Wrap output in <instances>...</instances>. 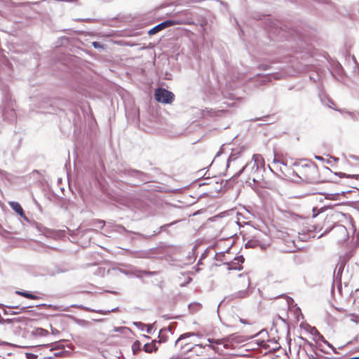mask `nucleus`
Wrapping results in <instances>:
<instances>
[{
	"label": "nucleus",
	"mask_w": 359,
	"mask_h": 359,
	"mask_svg": "<svg viewBox=\"0 0 359 359\" xmlns=\"http://www.w3.org/2000/svg\"><path fill=\"white\" fill-rule=\"evenodd\" d=\"M39 2V1H36V2H29V1H27V2H24V3H21L20 4L22 6H28L29 4H38Z\"/></svg>",
	"instance_id": "nucleus-52"
},
{
	"label": "nucleus",
	"mask_w": 359,
	"mask_h": 359,
	"mask_svg": "<svg viewBox=\"0 0 359 359\" xmlns=\"http://www.w3.org/2000/svg\"><path fill=\"white\" fill-rule=\"evenodd\" d=\"M34 334L36 335H39V336H41V337H45V336H47L48 334V332L43 329V328H41V327H38L34 331Z\"/></svg>",
	"instance_id": "nucleus-32"
},
{
	"label": "nucleus",
	"mask_w": 359,
	"mask_h": 359,
	"mask_svg": "<svg viewBox=\"0 0 359 359\" xmlns=\"http://www.w3.org/2000/svg\"><path fill=\"white\" fill-rule=\"evenodd\" d=\"M143 337H144V338H146V339H150V337H149V336H148V335H145V334H144V335H143Z\"/></svg>",
	"instance_id": "nucleus-63"
},
{
	"label": "nucleus",
	"mask_w": 359,
	"mask_h": 359,
	"mask_svg": "<svg viewBox=\"0 0 359 359\" xmlns=\"http://www.w3.org/2000/svg\"><path fill=\"white\" fill-rule=\"evenodd\" d=\"M302 339L306 341V343L311 347V348L313 351V352H315V345L311 343V342H309V341H307L306 339L303 338V337H301Z\"/></svg>",
	"instance_id": "nucleus-45"
},
{
	"label": "nucleus",
	"mask_w": 359,
	"mask_h": 359,
	"mask_svg": "<svg viewBox=\"0 0 359 359\" xmlns=\"http://www.w3.org/2000/svg\"><path fill=\"white\" fill-rule=\"evenodd\" d=\"M156 340H152L151 343H147L143 346L144 352L151 353L158 350V346L156 345Z\"/></svg>",
	"instance_id": "nucleus-20"
},
{
	"label": "nucleus",
	"mask_w": 359,
	"mask_h": 359,
	"mask_svg": "<svg viewBox=\"0 0 359 359\" xmlns=\"http://www.w3.org/2000/svg\"><path fill=\"white\" fill-rule=\"evenodd\" d=\"M189 309L191 311V312H196L198 311L202 306L201 303L198 302H194L189 304Z\"/></svg>",
	"instance_id": "nucleus-28"
},
{
	"label": "nucleus",
	"mask_w": 359,
	"mask_h": 359,
	"mask_svg": "<svg viewBox=\"0 0 359 359\" xmlns=\"http://www.w3.org/2000/svg\"><path fill=\"white\" fill-rule=\"evenodd\" d=\"M318 348H319V350H320L321 352H323V353H325V354H329V353H330L328 351H327L324 350L323 348L319 347Z\"/></svg>",
	"instance_id": "nucleus-57"
},
{
	"label": "nucleus",
	"mask_w": 359,
	"mask_h": 359,
	"mask_svg": "<svg viewBox=\"0 0 359 359\" xmlns=\"http://www.w3.org/2000/svg\"><path fill=\"white\" fill-rule=\"evenodd\" d=\"M114 224H116L114 221H108L107 222V229H106V231L107 233H111V225H113Z\"/></svg>",
	"instance_id": "nucleus-43"
},
{
	"label": "nucleus",
	"mask_w": 359,
	"mask_h": 359,
	"mask_svg": "<svg viewBox=\"0 0 359 359\" xmlns=\"http://www.w3.org/2000/svg\"><path fill=\"white\" fill-rule=\"evenodd\" d=\"M43 347H50V351H53L55 350H60V351L55 352L52 355L45 357L44 359H53L54 358H62V357H67L71 354V352L64 349V346L60 344V343H54V344H43Z\"/></svg>",
	"instance_id": "nucleus-8"
},
{
	"label": "nucleus",
	"mask_w": 359,
	"mask_h": 359,
	"mask_svg": "<svg viewBox=\"0 0 359 359\" xmlns=\"http://www.w3.org/2000/svg\"><path fill=\"white\" fill-rule=\"evenodd\" d=\"M240 322L242 323L243 324H248V322L246 321V320L243 319V318H240Z\"/></svg>",
	"instance_id": "nucleus-58"
},
{
	"label": "nucleus",
	"mask_w": 359,
	"mask_h": 359,
	"mask_svg": "<svg viewBox=\"0 0 359 359\" xmlns=\"http://www.w3.org/2000/svg\"><path fill=\"white\" fill-rule=\"evenodd\" d=\"M249 295V291L248 290H240V291H238L236 292H234L233 294H231V295L226 297V298L228 299L229 300H233L235 299H238V298H245L247 297Z\"/></svg>",
	"instance_id": "nucleus-18"
},
{
	"label": "nucleus",
	"mask_w": 359,
	"mask_h": 359,
	"mask_svg": "<svg viewBox=\"0 0 359 359\" xmlns=\"http://www.w3.org/2000/svg\"><path fill=\"white\" fill-rule=\"evenodd\" d=\"M182 24H183V22L180 20H175V19L165 20L161 22V23L156 25L151 29H150L148 31V34L149 36L154 35L168 27L177 25H182Z\"/></svg>",
	"instance_id": "nucleus-7"
},
{
	"label": "nucleus",
	"mask_w": 359,
	"mask_h": 359,
	"mask_svg": "<svg viewBox=\"0 0 359 359\" xmlns=\"http://www.w3.org/2000/svg\"><path fill=\"white\" fill-rule=\"evenodd\" d=\"M73 308H78V309H81L83 311H93V312H97L100 314H103V315H107L109 313H110L111 312H115L116 311H118V307H116L114 309H112L111 310H107V311H104V310H93V309H90L85 306H83L81 304L79 305V304H72L71 306Z\"/></svg>",
	"instance_id": "nucleus-16"
},
{
	"label": "nucleus",
	"mask_w": 359,
	"mask_h": 359,
	"mask_svg": "<svg viewBox=\"0 0 359 359\" xmlns=\"http://www.w3.org/2000/svg\"><path fill=\"white\" fill-rule=\"evenodd\" d=\"M93 226L100 229H103L105 226V221L102 219H95L93 221Z\"/></svg>",
	"instance_id": "nucleus-33"
},
{
	"label": "nucleus",
	"mask_w": 359,
	"mask_h": 359,
	"mask_svg": "<svg viewBox=\"0 0 359 359\" xmlns=\"http://www.w3.org/2000/svg\"><path fill=\"white\" fill-rule=\"evenodd\" d=\"M170 359H180L178 357H173V358H171Z\"/></svg>",
	"instance_id": "nucleus-64"
},
{
	"label": "nucleus",
	"mask_w": 359,
	"mask_h": 359,
	"mask_svg": "<svg viewBox=\"0 0 359 359\" xmlns=\"http://www.w3.org/2000/svg\"><path fill=\"white\" fill-rule=\"evenodd\" d=\"M14 320L15 319H13V318L4 319V321L3 322V324H4V323H8V324L12 323L14 321Z\"/></svg>",
	"instance_id": "nucleus-53"
},
{
	"label": "nucleus",
	"mask_w": 359,
	"mask_h": 359,
	"mask_svg": "<svg viewBox=\"0 0 359 359\" xmlns=\"http://www.w3.org/2000/svg\"><path fill=\"white\" fill-rule=\"evenodd\" d=\"M224 264H226L228 266V270H236V271H241L243 269V266L241 265H238L236 262H225Z\"/></svg>",
	"instance_id": "nucleus-25"
},
{
	"label": "nucleus",
	"mask_w": 359,
	"mask_h": 359,
	"mask_svg": "<svg viewBox=\"0 0 359 359\" xmlns=\"http://www.w3.org/2000/svg\"><path fill=\"white\" fill-rule=\"evenodd\" d=\"M244 261H245V259L243 255L237 256L234 258V262H236V263L238 265H241V264H243L244 262Z\"/></svg>",
	"instance_id": "nucleus-37"
},
{
	"label": "nucleus",
	"mask_w": 359,
	"mask_h": 359,
	"mask_svg": "<svg viewBox=\"0 0 359 359\" xmlns=\"http://www.w3.org/2000/svg\"><path fill=\"white\" fill-rule=\"evenodd\" d=\"M145 327H146L147 333L151 334L152 332V330H153V325H151V324L146 325Z\"/></svg>",
	"instance_id": "nucleus-47"
},
{
	"label": "nucleus",
	"mask_w": 359,
	"mask_h": 359,
	"mask_svg": "<svg viewBox=\"0 0 359 359\" xmlns=\"http://www.w3.org/2000/svg\"><path fill=\"white\" fill-rule=\"evenodd\" d=\"M262 167H264V161L262 156L259 154H255L252 156V161L248 163L245 165H244L239 171L236 172L231 177V180H236L244 172L255 173V172L258 171V170Z\"/></svg>",
	"instance_id": "nucleus-4"
},
{
	"label": "nucleus",
	"mask_w": 359,
	"mask_h": 359,
	"mask_svg": "<svg viewBox=\"0 0 359 359\" xmlns=\"http://www.w3.org/2000/svg\"><path fill=\"white\" fill-rule=\"evenodd\" d=\"M133 325L140 330H144L146 325L142 322H134Z\"/></svg>",
	"instance_id": "nucleus-38"
},
{
	"label": "nucleus",
	"mask_w": 359,
	"mask_h": 359,
	"mask_svg": "<svg viewBox=\"0 0 359 359\" xmlns=\"http://www.w3.org/2000/svg\"><path fill=\"white\" fill-rule=\"evenodd\" d=\"M270 66L265 64H260L257 66V69L259 70L266 71L270 69Z\"/></svg>",
	"instance_id": "nucleus-42"
},
{
	"label": "nucleus",
	"mask_w": 359,
	"mask_h": 359,
	"mask_svg": "<svg viewBox=\"0 0 359 359\" xmlns=\"http://www.w3.org/2000/svg\"><path fill=\"white\" fill-rule=\"evenodd\" d=\"M161 332H162V330L159 331L158 340L156 341V342H158L159 344H162V343H163V342H165L166 341V337L162 336L161 335Z\"/></svg>",
	"instance_id": "nucleus-40"
},
{
	"label": "nucleus",
	"mask_w": 359,
	"mask_h": 359,
	"mask_svg": "<svg viewBox=\"0 0 359 359\" xmlns=\"http://www.w3.org/2000/svg\"><path fill=\"white\" fill-rule=\"evenodd\" d=\"M140 271V270H137V271L133 272L132 275L138 278H141L144 274L142 273H139Z\"/></svg>",
	"instance_id": "nucleus-46"
},
{
	"label": "nucleus",
	"mask_w": 359,
	"mask_h": 359,
	"mask_svg": "<svg viewBox=\"0 0 359 359\" xmlns=\"http://www.w3.org/2000/svg\"><path fill=\"white\" fill-rule=\"evenodd\" d=\"M306 163L302 165V168L305 169L306 179L309 183H318L319 181L318 169L316 163L312 161L304 159Z\"/></svg>",
	"instance_id": "nucleus-5"
},
{
	"label": "nucleus",
	"mask_w": 359,
	"mask_h": 359,
	"mask_svg": "<svg viewBox=\"0 0 359 359\" xmlns=\"http://www.w3.org/2000/svg\"><path fill=\"white\" fill-rule=\"evenodd\" d=\"M307 356L309 359H316V356L313 354H309L307 353Z\"/></svg>",
	"instance_id": "nucleus-56"
},
{
	"label": "nucleus",
	"mask_w": 359,
	"mask_h": 359,
	"mask_svg": "<svg viewBox=\"0 0 359 359\" xmlns=\"http://www.w3.org/2000/svg\"><path fill=\"white\" fill-rule=\"evenodd\" d=\"M179 221L177 220V221H174L172 222H170V223H168V224H163L162 226H161L159 228H158L156 230L154 231V233L150 235V236H148L147 238H150L153 236H155V235H157L158 233H160L161 231H165V232H168V228L177 224Z\"/></svg>",
	"instance_id": "nucleus-19"
},
{
	"label": "nucleus",
	"mask_w": 359,
	"mask_h": 359,
	"mask_svg": "<svg viewBox=\"0 0 359 359\" xmlns=\"http://www.w3.org/2000/svg\"><path fill=\"white\" fill-rule=\"evenodd\" d=\"M116 173L118 177L126 180L127 184L132 187L147 183L151 180L149 174L130 167L118 168Z\"/></svg>",
	"instance_id": "nucleus-2"
},
{
	"label": "nucleus",
	"mask_w": 359,
	"mask_h": 359,
	"mask_svg": "<svg viewBox=\"0 0 359 359\" xmlns=\"http://www.w3.org/2000/svg\"><path fill=\"white\" fill-rule=\"evenodd\" d=\"M50 327H52V326L50 325ZM51 330H52V333H53V334H55V333H56V332H58V331H57L56 329H53V327H51Z\"/></svg>",
	"instance_id": "nucleus-60"
},
{
	"label": "nucleus",
	"mask_w": 359,
	"mask_h": 359,
	"mask_svg": "<svg viewBox=\"0 0 359 359\" xmlns=\"http://www.w3.org/2000/svg\"><path fill=\"white\" fill-rule=\"evenodd\" d=\"M15 293L18 295H20L22 297H24L27 299H38L39 297L29 291H25V290H17Z\"/></svg>",
	"instance_id": "nucleus-23"
},
{
	"label": "nucleus",
	"mask_w": 359,
	"mask_h": 359,
	"mask_svg": "<svg viewBox=\"0 0 359 359\" xmlns=\"http://www.w3.org/2000/svg\"><path fill=\"white\" fill-rule=\"evenodd\" d=\"M155 100L160 103L170 104L175 99V95L164 88H157L154 92Z\"/></svg>",
	"instance_id": "nucleus-6"
},
{
	"label": "nucleus",
	"mask_w": 359,
	"mask_h": 359,
	"mask_svg": "<svg viewBox=\"0 0 359 359\" xmlns=\"http://www.w3.org/2000/svg\"><path fill=\"white\" fill-rule=\"evenodd\" d=\"M278 35L281 38H285L290 45H285L287 48H290L295 54L297 59L300 58L302 60H306L311 57V48L306 44L297 33L296 31L290 29L288 31L280 29Z\"/></svg>",
	"instance_id": "nucleus-1"
},
{
	"label": "nucleus",
	"mask_w": 359,
	"mask_h": 359,
	"mask_svg": "<svg viewBox=\"0 0 359 359\" xmlns=\"http://www.w3.org/2000/svg\"><path fill=\"white\" fill-rule=\"evenodd\" d=\"M313 1L321 4H330V0H313Z\"/></svg>",
	"instance_id": "nucleus-48"
},
{
	"label": "nucleus",
	"mask_w": 359,
	"mask_h": 359,
	"mask_svg": "<svg viewBox=\"0 0 359 359\" xmlns=\"http://www.w3.org/2000/svg\"><path fill=\"white\" fill-rule=\"evenodd\" d=\"M351 191H343L341 193H334V194H327L325 196V198L337 200V196L340 194L344 195L346 193H349Z\"/></svg>",
	"instance_id": "nucleus-30"
},
{
	"label": "nucleus",
	"mask_w": 359,
	"mask_h": 359,
	"mask_svg": "<svg viewBox=\"0 0 359 359\" xmlns=\"http://www.w3.org/2000/svg\"><path fill=\"white\" fill-rule=\"evenodd\" d=\"M196 347L204 348H205V346H203V344H195L194 346L190 347L189 344H185L184 346H182L181 349L186 348L187 351H192Z\"/></svg>",
	"instance_id": "nucleus-31"
},
{
	"label": "nucleus",
	"mask_w": 359,
	"mask_h": 359,
	"mask_svg": "<svg viewBox=\"0 0 359 359\" xmlns=\"http://www.w3.org/2000/svg\"><path fill=\"white\" fill-rule=\"evenodd\" d=\"M331 66H332L331 74L338 81H340V79L343 78L344 73H345L343 67L337 61L333 62L332 63Z\"/></svg>",
	"instance_id": "nucleus-11"
},
{
	"label": "nucleus",
	"mask_w": 359,
	"mask_h": 359,
	"mask_svg": "<svg viewBox=\"0 0 359 359\" xmlns=\"http://www.w3.org/2000/svg\"><path fill=\"white\" fill-rule=\"evenodd\" d=\"M308 332L314 336L313 339L316 341H321L323 343L326 344L329 348H330L332 350L334 353H338L336 348H334L332 344H330L329 341H327L315 327L309 326Z\"/></svg>",
	"instance_id": "nucleus-10"
},
{
	"label": "nucleus",
	"mask_w": 359,
	"mask_h": 359,
	"mask_svg": "<svg viewBox=\"0 0 359 359\" xmlns=\"http://www.w3.org/2000/svg\"><path fill=\"white\" fill-rule=\"evenodd\" d=\"M265 332L266 334H268L267 331L266 330H262L261 332H259V334H262V332Z\"/></svg>",
	"instance_id": "nucleus-62"
},
{
	"label": "nucleus",
	"mask_w": 359,
	"mask_h": 359,
	"mask_svg": "<svg viewBox=\"0 0 359 359\" xmlns=\"http://www.w3.org/2000/svg\"><path fill=\"white\" fill-rule=\"evenodd\" d=\"M309 79L313 81V82H315V83L317 82L319 80L318 73L315 71L314 74H313L312 75H310Z\"/></svg>",
	"instance_id": "nucleus-39"
},
{
	"label": "nucleus",
	"mask_w": 359,
	"mask_h": 359,
	"mask_svg": "<svg viewBox=\"0 0 359 359\" xmlns=\"http://www.w3.org/2000/svg\"><path fill=\"white\" fill-rule=\"evenodd\" d=\"M34 306H20V305H14V306H6L3 304H0V308L3 309V313L4 315H17L22 312L25 311L29 308H32Z\"/></svg>",
	"instance_id": "nucleus-9"
},
{
	"label": "nucleus",
	"mask_w": 359,
	"mask_h": 359,
	"mask_svg": "<svg viewBox=\"0 0 359 359\" xmlns=\"http://www.w3.org/2000/svg\"><path fill=\"white\" fill-rule=\"evenodd\" d=\"M26 358L27 359H36L37 355L32 353H26Z\"/></svg>",
	"instance_id": "nucleus-49"
},
{
	"label": "nucleus",
	"mask_w": 359,
	"mask_h": 359,
	"mask_svg": "<svg viewBox=\"0 0 359 359\" xmlns=\"http://www.w3.org/2000/svg\"><path fill=\"white\" fill-rule=\"evenodd\" d=\"M111 232L114 231V232H117L120 234H124L126 236H129L130 234H136V235H139L142 237H144V236H143L142 234H141L140 233H137V232L129 231V230L126 229L121 224H114L113 225H111Z\"/></svg>",
	"instance_id": "nucleus-13"
},
{
	"label": "nucleus",
	"mask_w": 359,
	"mask_h": 359,
	"mask_svg": "<svg viewBox=\"0 0 359 359\" xmlns=\"http://www.w3.org/2000/svg\"><path fill=\"white\" fill-rule=\"evenodd\" d=\"M273 163H280L281 164L286 165V163H285L283 161H280L277 160L276 158H274V159H273Z\"/></svg>",
	"instance_id": "nucleus-55"
},
{
	"label": "nucleus",
	"mask_w": 359,
	"mask_h": 359,
	"mask_svg": "<svg viewBox=\"0 0 359 359\" xmlns=\"http://www.w3.org/2000/svg\"><path fill=\"white\" fill-rule=\"evenodd\" d=\"M141 345V342L138 340H136L135 341L133 342L132 345V351L133 354H136L142 349Z\"/></svg>",
	"instance_id": "nucleus-29"
},
{
	"label": "nucleus",
	"mask_w": 359,
	"mask_h": 359,
	"mask_svg": "<svg viewBox=\"0 0 359 359\" xmlns=\"http://www.w3.org/2000/svg\"><path fill=\"white\" fill-rule=\"evenodd\" d=\"M15 105L10 93L4 90L3 92L1 103L0 104V109L4 118L10 123L16 120Z\"/></svg>",
	"instance_id": "nucleus-3"
},
{
	"label": "nucleus",
	"mask_w": 359,
	"mask_h": 359,
	"mask_svg": "<svg viewBox=\"0 0 359 359\" xmlns=\"http://www.w3.org/2000/svg\"><path fill=\"white\" fill-rule=\"evenodd\" d=\"M229 249L230 248H229L226 251H223V252H220L216 253L215 256V260H217V261H222V257H224V254L226 252H229Z\"/></svg>",
	"instance_id": "nucleus-35"
},
{
	"label": "nucleus",
	"mask_w": 359,
	"mask_h": 359,
	"mask_svg": "<svg viewBox=\"0 0 359 359\" xmlns=\"http://www.w3.org/2000/svg\"><path fill=\"white\" fill-rule=\"evenodd\" d=\"M314 157H315V158H316V160L321 161H324L323 157H322V156H315Z\"/></svg>",
	"instance_id": "nucleus-54"
},
{
	"label": "nucleus",
	"mask_w": 359,
	"mask_h": 359,
	"mask_svg": "<svg viewBox=\"0 0 359 359\" xmlns=\"http://www.w3.org/2000/svg\"><path fill=\"white\" fill-rule=\"evenodd\" d=\"M208 341L210 343L209 344H205V347L208 346L212 349H213L214 351H216V348L215 346H214V344H222V341L220 339H211V338H208Z\"/></svg>",
	"instance_id": "nucleus-26"
},
{
	"label": "nucleus",
	"mask_w": 359,
	"mask_h": 359,
	"mask_svg": "<svg viewBox=\"0 0 359 359\" xmlns=\"http://www.w3.org/2000/svg\"><path fill=\"white\" fill-rule=\"evenodd\" d=\"M335 175H338L340 177H346L355 178L356 180L359 179V174L358 175H346L344 172H336Z\"/></svg>",
	"instance_id": "nucleus-34"
},
{
	"label": "nucleus",
	"mask_w": 359,
	"mask_h": 359,
	"mask_svg": "<svg viewBox=\"0 0 359 359\" xmlns=\"http://www.w3.org/2000/svg\"><path fill=\"white\" fill-rule=\"evenodd\" d=\"M255 246V242L252 241H248L246 243H245V248H253Z\"/></svg>",
	"instance_id": "nucleus-51"
},
{
	"label": "nucleus",
	"mask_w": 359,
	"mask_h": 359,
	"mask_svg": "<svg viewBox=\"0 0 359 359\" xmlns=\"http://www.w3.org/2000/svg\"><path fill=\"white\" fill-rule=\"evenodd\" d=\"M224 144H223L222 147H223ZM222 152V147L220 148L219 151L217 152L216 156H219Z\"/></svg>",
	"instance_id": "nucleus-59"
},
{
	"label": "nucleus",
	"mask_w": 359,
	"mask_h": 359,
	"mask_svg": "<svg viewBox=\"0 0 359 359\" xmlns=\"http://www.w3.org/2000/svg\"><path fill=\"white\" fill-rule=\"evenodd\" d=\"M348 115L351 116V118L353 120H354V121H355V120H357L358 118H359V116H358V114H355V113H353V112H348Z\"/></svg>",
	"instance_id": "nucleus-50"
},
{
	"label": "nucleus",
	"mask_w": 359,
	"mask_h": 359,
	"mask_svg": "<svg viewBox=\"0 0 359 359\" xmlns=\"http://www.w3.org/2000/svg\"><path fill=\"white\" fill-rule=\"evenodd\" d=\"M128 207L133 210L143 211L145 208V203L137 198H131L128 201Z\"/></svg>",
	"instance_id": "nucleus-15"
},
{
	"label": "nucleus",
	"mask_w": 359,
	"mask_h": 359,
	"mask_svg": "<svg viewBox=\"0 0 359 359\" xmlns=\"http://www.w3.org/2000/svg\"><path fill=\"white\" fill-rule=\"evenodd\" d=\"M272 79H278V76L275 73L266 74H257L255 76L256 82H258L260 86L270 82Z\"/></svg>",
	"instance_id": "nucleus-12"
},
{
	"label": "nucleus",
	"mask_w": 359,
	"mask_h": 359,
	"mask_svg": "<svg viewBox=\"0 0 359 359\" xmlns=\"http://www.w3.org/2000/svg\"><path fill=\"white\" fill-rule=\"evenodd\" d=\"M92 46L94 48H96V49H98V48H104V45L102 44L99 41H93L92 43Z\"/></svg>",
	"instance_id": "nucleus-41"
},
{
	"label": "nucleus",
	"mask_w": 359,
	"mask_h": 359,
	"mask_svg": "<svg viewBox=\"0 0 359 359\" xmlns=\"http://www.w3.org/2000/svg\"><path fill=\"white\" fill-rule=\"evenodd\" d=\"M123 273H125L126 275H132L133 273H130L128 271H122Z\"/></svg>",
	"instance_id": "nucleus-61"
},
{
	"label": "nucleus",
	"mask_w": 359,
	"mask_h": 359,
	"mask_svg": "<svg viewBox=\"0 0 359 359\" xmlns=\"http://www.w3.org/2000/svg\"><path fill=\"white\" fill-rule=\"evenodd\" d=\"M345 265V262L341 261L338 268L337 274L335 275V273H334V278H335L337 280L341 281V274L343 273Z\"/></svg>",
	"instance_id": "nucleus-24"
},
{
	"label": "nucleus",
	"mask_w": 359,
	"mask_h": 359,
	"mask_svg": "<svg viewBox=\"0 0 359 359\" xmlns=\"http://www.w3.org/2000/svg\"><path fill=\"white\" fill-rule=\"evenodd\" d=\"M334 229L336 232H337L338 233H339L342 236V238H341L342 240H346V238L348 237L347 229L344 225H341V224L336 225L334 227Z\"/></svg>",
	"instance_id": "nucleus-21"
},
{
	"label": "nucleus",
	"mask_w": 359,
	"mask_h": 359,
	"mask_svg": "<svg viewBox=\"0 0 359 359\" xmlns=\"http://www.w3.org/2000/svg\"><path fill=\"white\" fill-rule=\"evenodd\" d=\"M353 256V253L352 252H348V253H346L344 256V258L342 261H344L345 262V264L346 263V262Z\"/></svg>",
	"instance_id": "nucleus-44"
},
{
	"label": "nucleus",
	"mask_w": 359,
	"mask_h": 359,
	"mask_svg": "<svg viewBox=\"0 0 359 359\" xmlns=\"http://www.w3.org/2000/svg\"><path fill=\"white\" fill-rule=\"evenodd\" d=\"M192 336H198V334H196V332H186L181 334L175 341V345L176 346L178 344V342L180 341L181 340H184Z\"/></svg>",
	"instance_id": "nucleus-27"
},
{
	"label": "nucleus",
	"mask_w": 359,
	"mask_h": 359,
	"mask_svg": "<svg viewBox=\"0 0 359 359\" xmlns=\"http://www.w3.org/2000/svg\"><path fill=\"white\" fill-rule=\"evenodd\" d=\"M158 248H153L148 250L140 252L138 257L144 259H156L158 258Z\"/></svg>",
	"instance_id": "nucleus-14"
},
{
	"label": "nucleus",
	"mask_w": 359,
	"mask_h": 359,
	"mask_svg": "<svg viewBox=\"0 0 359 359\" xmlns=\"http://www.w3.org/2000/svg\"><path fill=\"white\" fill-rule=\"evenodd\" d=\"M10 207L21 217L25 218V214L21 205L16 201L9 202Z\"/></svg>",
	"instance_id": "nucleus-17"
},
{
	"label": "nucleus",
	"mask_w": 359,
	"mask_h": 359,
	"mask_svg": "<svg viewBox=\"0 0 359 359\" xmlns=\"http://www.w3.org/2000/svg\"><path fill=\"white\" fill-rule=\"evenodd\" d=\"M241 153V149H237L236 150L235 149L232 150L230 156H229V158L227 159V163H226L227 168L229 167L230 162L235 161L240 156Z\"/></svg>",
	"instance_id": "nucleus-22"
},
{
	"label": "nucleus",
	"mask_w": 359,
	"mask_h": 359,
	"mask_svg": "<svg viewBox=\"0 0 359 359\" xmlns=\"http://www.w3.org/2000/svg\"><path fill=\"white\" fill-rule=\"evenodd\" d=\"M139 273H142L144 275H147V276H156L158 273L157 271H147V270L140 271Z\"/></svg>",
	"instance_id": "nucleus-36"
}]
</instances>
